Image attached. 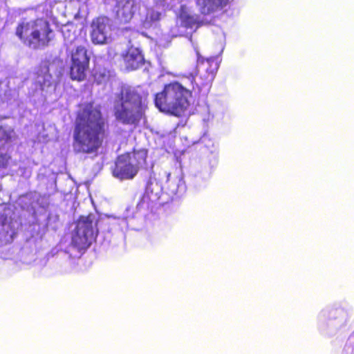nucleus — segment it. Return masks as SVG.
<instances>
[{"label": "nucleus", "instance_id": "f257e3e1", "mask_svg": "<svg viewBox=\"0 0 354 354\" xmlns=\"http://www.w3.org/2000/svg\"><path fill=\"white\" fill-rule=\"evenodd\" d=\"M197 77L190 73L183 76L180 81H174L165 86L162 91L155 97L156 106L165 113L181 116L190 105L193 91L206 95L215 77L218 64L215 57L204 60L196 50Z\"/></svg>", "mask_w": 354, "mask_h": 354}, {"label": "nucleus", "instance_id": "f03ea898", "mask_svg": "<svg viewBox=\"0 0 354 354\" xmlns=\"http://www.w3.org/2000/svg\"><path fill=\"white\" fill-rule=\"evenodd\" d=\"M104 122L99 109L91 104L83 105L78 113L74 132V150L91 153L102 144Z\"/></svg>", "mask_w": 354, "mask_h": 354}, {"label": "nucleus", "instance_id": "7ed1b4c3", "mask_svg": "<svg viewBox=\"0 0 354 354\" xmlns=\"http://www.w3.org/2000/svg\"><path fill=\"white\" fill-rule=\"evenodd\" d=\"M228 1H178L175 12L183 27L196 30L200 26L211 24L223 12Z\"/></svg>", "mask_w": 354, "mask_h": 354}, {"label": "nucleus", "instance_id": "20e7f679", "mask_svg": "<svg viewBox=\"0 0 354 354\" xmlns=\"http://www.w3.org/2000/svg\"><path fill=\"white\" fill-rule=\"evenodd\" d=\"M148 92L142 87L123 88L114 103L116 120L128 125H137L144 116Z\"/></svg>", "mask_w": 354, "mask_h": 354}, {"label": "nucleus", "instance_id": "39448f33", "mask_svg": "<svg viewBox=\"0 0 354 354\" xmlns=\"http://www.w3.org/2000/svg\"><path fill=\"white\" fill-rule=\"evenodd\" d=\"M62 32L67 50L71 53V77L73 80L82 81L86 78L89 66V57L83 40L74 32L71 33L68 27H64Z\"/></svg>", "mask_w": 354, "mask_h": 354}, {"label": "nucleus", "instance_id": "423d86ee", "mask_svg": "<svg viewBox=\"0 0 354 354\" xmlns=\"http://www.w3.org/2000/svg\"><path fill=\"white\" fill-rule=\"evenodd\" d=\"M48 24L42 19L35 21L20 24L16 31V35L24 44L32 48H37L46 45L50 40Z\"/></svg>", "mask_w": 354, "mask_h": 354}, {"label": "nucleus", "instance_id": "0eeeda50", "mask_svg": "<svg viewBox=\"0 0 354 354\" xmlns=\"http://www.w3.org/2000/svg\"><path fill=\"white\" fill-rule=\"evenodd\" d=\"M147 151L139 150L120 156L113 171V176L121 180L133 179L139 170L140 167L145 164Z\"/></svg>", "mask_w": 354, "mask_h": 354}, {"label": "nucleus", "instance_id": "6e6552de", "mask_svg": "<svg viewBox=\"0 0 354 354\" xmlns=\"http://www.w3.org/2000/svg\"><path fill=\"white\" fill-rule=\"evenodd\" d=\"M97 234L96 222L92 215L82 216L78 220L72 236V245L80 253L86 250L95 241Z\"/></svg>", "mask_w": 354, "mask_h": 354}, {"label": "nucleus", "instance_id": "1a4fd4ad", "mask_svg": "<svg viewBox=\"0 0 354 354\" xmlns=\"http://www.w3.org/2000/svg\"><path fill=\"white\" fill-rule=\"evenodd\" d=\"M317 319L319 327L322 330L332 333L346 326L348 322V315L341 308H325L319 313Z\"/></svg>", "mask_w": 354, "mask_h": 354}, {"label": "nucleus", "instance_id": "9d476101", "mask_svg": "<svg viewBox=\"0 0 354 354\" xmlns=\"http://www.w3.org/2000/svg\"><path fill=\"white\" fill-rule=\"evenodd\" d=\"M114 27L111 20L106 17H99L91 24V40L95 44H106L113 39Z\"/></svg>", "mask_w": 354, "mask_h": 354}, {"label": "nucleus", "instance_id": "9b49d317", "mask_svg": "<svg viewBox=\"0 0 354 354\" xmlns=\"http://www.w3.org/2000/svg\"><path fill=\"white\" fill-rule=\"evenodd\" d=\"M18 223L12 218V210L6 203L0 204V246L12 241Z\"/></svg>", "mask_w": 354, "mask_h": 354}, {"label": "nucleus", "instance_id": "f8f14e48", "mask_svg": "<svg viewBox=\"0 0 354 354\" xmlns=\"http://www.w3.org/2000/svg\"><path fill=\"white\" fill-rule=\"evenodd\" d=\"M136 9L135 1H116L113 12L119 22L127 23L132 19Z\"/></svg>", "mask_w": 354, "mask_h": 354}, {"label": "nucleus", "instance_id": "ddd939ff", "mask_svg": "<svg viewBox=\"0 0 354 354\" xmlns=\"http://www.w3.org/2000/svg\"><path fill=\"white\" fill-rule=\"evenodd\" d=\"M154 4L149 7L143 26L145 28H152L158 21L165 12L164 1H153Z\"/></svg>", "mask_w": 354, "mask_h": 354}, {"label": "nucleus", "instance_id": "4468645a", "mask_svg": "<svg viewBox=\"0 0 354 354\" xmlns=\"http://www.w3.org/2000/svg\"><path fill=\"white\" fill-rule=\"evenodd\" d=\"M124 61L128 69L135 70L143 64L144 57L138 48L131 46L124 55Z\"/></svg>", "mask_w": 354, "mask_h": 354}, {"label": "nucleus", "instance_id": "2eb2a0df", "mask_svg": "<svg viewBox=\"0 0 354 354\" xmlns=\"http://www.w3.org/2000/svg\"><path fill=\"white\" fill-rule=\"evenodd\" d=\"M167 189L168 194L172 196H180L185 190L184 181L180 177L171 178V174H167Z\"/></svg>", "mask_w": 354, "mask_h": 354}, {"label": "nucleus", "instance_id": "dca6fc26", "mask_svg": "<svg viewBox=\"0 0 354 354\" xmlns=\"http://www.w3.org/2000/svg\"><path fill=\"white\" fill-rule=\"evenodd\" d=\"M53 66H50L48 68H44L41 71L43 75H39L37 82L40 84L41 89L44 90V87L50 86L53 83V75L50 73Z\"/></svg>", "mask_w": 354, "mask_h": 354}, {"label": "nucleus", "instance_id": "f3484780", "mask_svg": "<svg viewBox=\"0 0 354 354\" xmlns=\"http://www.w3.org/2000/svg\"><path fill=\"white\" fill-rule=\"evenodd\" d=\"M14 132L11 129L5 130L0 128V149H7L8 147V142L11 140Z\"/></svg>", "mask_w": 354, "mask_h": 354}, {"label": "nucleus", "instance_id": "a211bd4d", "mask_svg": "<svg viewBox=\"0 0 354 354\" xmlns=\"http://www.w3.org/2000/svg\"><path fill=\"white\" fill-rule=\"evenodd\" d=\"M160 187L157 183H149L146 188V194L150 200L154 201L159 198Z\"/></svg>", "mask_w": 354, "mask_h": 354}, {"label": "nucleus", "instance_id": "6ab92c4d", "mask_svg": "<svg viewBox=\"0 0 354 354\" xmlns=\"http://www.w3.org/2000/svg\"><path fill=\"white\" fill-rule=\"evenodd\" d=\"M217 115L215 113V111L214 109H207V113L206 115H205L203 118V120L205 123L211 122L214 120L215 118H216Z\"/></svg>", "mask_w": 354, "mask_h": 354}, {"label": "nucleus", "instance_id": "aec40b11", "mask_svg": "<svg viewBox=\"0 0 354 354\" xmlns=\"http://www.w3.org/2000/svg\"><path fill=\"white\" fill-rule=\"evenodd\" d=\"M10 156L7 153H0V168H5L10 160Z\"/></svg>", "mask_w": 354, "mask_h": 354}, {"label": "nucleus", "instance_id": "412c9836", "mask_svg": "<svg viewBox=\"0 0 354 354\" xmlns=\"http://www.w3.org/2000/svg\"><path fill=\"white\" fill-rule=\"evenodd\" d=\"M95 79L98 83H102L106 80V76L105 75H103L102 77V79H100L97 76V74H95Z\"/></svg>", "mask_w": 354, "mask_h": 354}, {"label": "nucleus", "instance_id": "4be33fe9", "mask_svg": "<svg viewBox=\"0 0 354 354\" xmlns=\"http://www.w3.org/2000/svg\"><path fill=\"white\" fill-rule=\"evenodd\" d=\"M28 198V196H21L19 198V203L25 201Z\"/></svg>", "mask_w": 354, "mask_h": 354}, {"label": "nucleus", "instance_id": "5701e85b", "mask_svg": "<svg viewBox=\"0 0 354 354\" xmlns=\"http://www.w3.org/2000/svg\"><path fill=\"white\" fill-rule=\"evenodd\" d=\"M1 257L3 258V259H6V258L5 256H2Z\"/></svg>", "mask_w": 354, "mask_h": 354}]
</instances>
